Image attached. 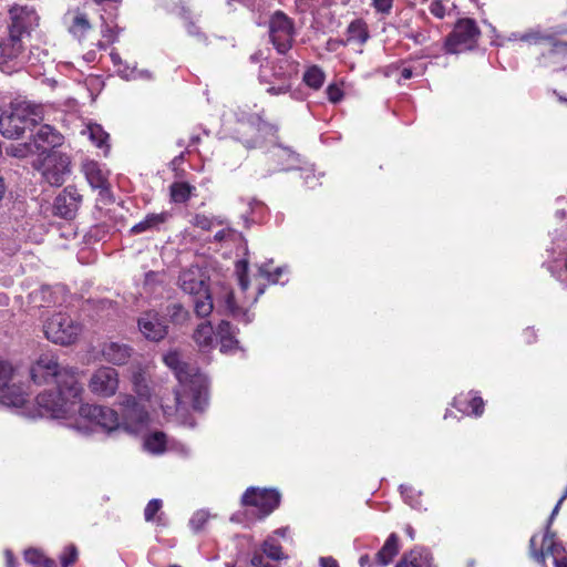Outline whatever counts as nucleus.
<instances>
[{"label": "nucleus", "mask_w": 567, "mask_h": 567, "mask_svg": "<svg viewBox=\"0 0 567 567\" xmlns=\"http://www.w3.org/2000/svg\"><path fill=\"white\" fill-rule=\"evenodd\" d=\"M30 374L37 384L50 382L55 384L54 389L45 390L37 396V404L41 416L64 419L74 413L75 406L79 405L78 411L83 419L102 427L107 433L121 429L118 415L113 409L102 405L81 404L83 389L73 369H61L56 360L43 355L31 368Z\"/></svg>", "instance_id": "1"}, {"label": "nucleus", "mask_w": 567, "mask_h": 567, "mask_svg": "<svg viewBox=\"0 0 567 567\" xmlns=\"http://www.w3.org/2000/svg\"><path fill=\"white\" fill-rule=\"evenodd\" d=\"M8 37L0 41V70L6 74L20 71L28 63L35 65L48 53L39 48L30 49L27 44L32 31L39 25V16L33 8L16 6L10 10Z\"/></svg>", "instance_id": "2"}, {"label": "nucleus", "mask_w": 567, "mask_h": 567, "mask_svg": "<svg viewBox=\"0 0 567 567\" xmlns=\"http://www.w3.org/2000/svg\"><path fill=\"white\" fill-rule=\"evenodd\" d=\"M233 137L247 150L262 148L270 144L269 153L280 171L300 168L302 163L300 154L290 147L281 145L278 142V127L264 121L257 114H250L238 120Z\"/></svg>", "instance_id": "3"}, {"label": "nucleus", "mask_w": 567, "mask_h": 567, "mask_svg": "<svg viewBox=\"0 0 567 567\" xmlns=\"http://www.w3.org/2000/svg\"><path fill=\"white\" fill-rule=\"evenodd\" d=\"M44 117V107L27 100H16L0 115V133L6 138H18L32 130Z\"/></svg>", "instance_id": "4"}, {"label": "nucleus", "mask_w": 567, "mask_h": 567, "mask_svg": "<svg viewBox=\"0 0 567 567\" xmlns=\"http://www.w3.org/2000/svg\"><path fill=\"white\" fill-rule=\"evenodd\" d=\"M181 289L193 296L194 311L200 318L208 317L214 303L209 291L208 284L199 271L184 270L178 277Z\"/></svg>", "instance_id": "5"}, {"label": "nucleus", "mask_w": 567, "mask_h": 567, "mask_svg": "<svg viewBox=\"0 0 567 567\" xmlns=\"http://www.w3.org/2000/svg\"><path fill=\"white\" fill-rule=\"evenodd\" d=\"M481 31L471 18L457 20L452 32L445 38L444 50L446 53L456 54L476 47Z\"/></svg>", "instance_id": "6"}, {"label": "nucleus", "mask_w": 567, "mask_h": 567, "mask_svg": "<svg viewBox=\"0 0 567 567\" xmlns=\"http://www.w3.org/2000/svg\"><path fill=\"white\" fill-rule=\"evenodd\" d=\"M43 331L47 339L53 343L68 346L78 339L82 331V326L71 316L58 312L45 321Z\"/></svg>", "instance_id": "7"}, {"label": "nucleus", "mask_w": 567, "mask_h": 567, "mask_svg": "<svg viewBox=\"0 0 567 567\" xmlns=\"http://www.w3.org/2000/svg\"><path fill=\"white\" fill-rule=\"evenodd\" d=\"M27 401V393L14 370L7 361H0V403L9 408H21Z\"/></svg>", "instance_id": "8"}, {"label": "nucleus", "mask_w": 567, "mask_h": 567, "mask_svg": "<svg viewBox=\"0 0 567 567\" xmlns=\"http://www.w3.org/2000/svg\"><path fill=\"white\" fill-rule=\"evenodd\" d=\"M42 178L51 186H62L66 176L71 174V159L70 156L61 153L53 152L41 157L40 159Z\"/></svg>", "instance_id": "9"}, {"label": "nucleus", "mask_w": 567, "mask_h": 567, "mask_svg": "<svg viewBox=\"0 0 567 567\" xmlns=\"http://www.w3.org/2000/svg\"><path fill=\"white\" fill-rule=\"evenodd\" d=\"M295 24L282 11H276L269 21L270 41L280 54H286L292 47Z\"/></svg>", "instance_id": "10"}, {"label": "nucleus", "mask_w": 567, "mask_h": 567, "mask_svg": "<svg viewBox=\"0 0 567 567\" xmlns=\"http://www.w3.org/2000/svg\"><path fill=\"white\" fill-rule=\"evenodd\" d=\"M120 404L123 417L121 429L127 433L137 434L148 421V413L144 404L133 395H123Z\"/></svg>", "instance_id": "11"}, {"label": "nucleus", "mask_w": 567, "mask_h": 567, "mask_svg": "<svg viewBox=\"0 0 567 567\" xmlns=\"http://www.w3.org/2000/svg\"><path fill=\"white\" fill-rule=\"evenodd\" d=\"M82 199L83 197L75 186L64 187L53 199L52 215L64 220H73L78 215Z\"/></svg>", "instance_id": "12"}, {"label": "nucleus", "mask_w": 567, "mask_h": 567, "mask_svg": "<svg viewBox=\"0 0 567 567\" xmlns=\"http://www.w3.org/2000/svg\"><path fill=\"white\" fill-rule=\"evenodd\" d=\"M241 503L245 506H255L259 508L262 517L272 513L280 504V494L276 489L248 487L241 496Z\"/></svg>", "instance_id": "13"}, {"label": "nucleus", "mask_w": 567, "mask_h": 567, "mask_svg": "<svg viewBox=\"0 0 567 567\" xmlns=\"http://www.w3.org/2000/svg\"><path fill=\"white\" fill-rule=\"evenodd\" d=\"M142 336L152 342H159L168 334V324L164 316L156 310L143 312L137 319Z\"/></svg>", "instance_id": "14"}, {"label": "nucleus", "mask_w": 567, "mask_h": 567, "mask_svg": "<svg viewBox=\"0 0 567 567\" xmlns=\"http://www.w3.org/2000/svg\"><path fill=\"white\" fill-rule=\"evenodd\" d=\"M63 141L64 137L58 130L49 124H43L32 135V151L43 157L48 153L58 152L56 148L63 144Z\"/></svg>", "instance_id": "15"}, {"label": "nucleus", "mask_w": 567, "mask_h": 567, "mask_svg": "<svg viewBox=\"0 0 567 567\" xmlns=\"http://www.w3.org/2000/svg\"><path fill=\"white\" fill-rule=\"evenodd\" d=\"M118 388V373L114 368L97 369L89 381L90 391L99 396H112Z\"/></svg>", "instance_id": "16"}, {"label": "nucleus", "mask_w": 567, "mask_h": 567, "mask_svg": "<svg viewBox=\"0 0 567 567\" xmlns=\"http://www.w3.org/2000/svg\"><path fill=\"white\" fill-rule=\"evenodd\" d=\"M271 69L272 76L279 81V84L270 85L267 91L274 95L288 92L290 89L289 79L296 72V63L286 58H281L272 64Z\"/></svg>", "instance_id": "17"}, {"label": "nucleus", "mask_w": 567, "mask_h": 567, "mask_svg": "<svg viewBox=\"0 0 567 567\" xmlns=\"http://www.w3.org/2000/svg\"><path fill=\"white\" fill-rule=\"evenodd\" d=\"M105 13L107 16L101 14V34L103 39H105L106 43L99 41L96 44L101 50H105L107 44L116 42L118 34L123 31V29L115 23L117 11H110Z\"/></svg>", "instance_id": "18"}, {"label": "nucleus", "mask_w": 567, "mask_h": 567, "mask_svg": "<svg viewBox=\"0 0 567 567\" xmlns=\"http://www.w3.org/2000/svg\"><path fill=\"white\" fill-rule=\"evenodd\" d=\"M133 352L132 347L120 342H110L102 350L104 359L115 365L126 364Z\"/></svg>", "instance_id": "19"}, {"label": "nucleus", "mask_w": 567, "mask_h": 567, "mask_svg": "<svg viewBox=\"0 0 567 567\" xmlns=\"http://www.w3.org/2000/svg\"><path fill=\"white\" fill-rule=\"evenodd\" d=\"M85 176L91 187L100 190L99 195L103 200L111 199L107 179L96 163H90L85 166Z\"/></svg>", "instance_id": "20"}, {"label": "nucleus", "mask_w": 567, "mask_h": 567, "mask_svg": "<svg viewBox=\"0 0 567 567\" xmlns=\"http://www.w3.org/2000/svg\"><path fill=\"white\" fill-rule=\"evenodd\" d=\"M66 18H70L69 32L79 41L92 29L87 14L79 9L68 12Z\"/></svg>", "instance_id": "21"}, {"label": "nucleus", "mask_w": 567, "mask_h": 567, "mask_svg": "<svg viewBox=\"0 0 567 567\" xmlns=\"http://www.w3.org/2000/svg\"><path fill=\"white\" fill-rule=\"evenodd\" d=\"M395 567H431V555L424 547H414L401 557Z\"/></svg>", "instance_id": "22"}, {"label": "nucleus", "mask_w": 567, "mask_h": 567, "mask_svg": "<svg viewBox=\"0 0 567 567\" xmlns=\"http://www.w3.org/2000/svg\"><path fill=\"white\" fill-rule=\"evenodd\" d=\"M399 549V536L395 533H392L386 538L381 549L375 554V565L378 567L388 566L398 555Z\"/></svg>", "instance_id": "23"}, {"label": "nucleus", "mask_w": 567, "mask_h": 567, "mask_svg": "<svg viewBox=\"0 0 567 567\" xmlns=\"http://www.w3.org/2000/svg\"><path fill=\"white\" fill-rule=\"evenodd\" d=\"M224 308L228 315H230L235 320L243 322L244 324H249L255 318L252 312L241 309L236 303L235 296L231 290L226 291L224 296Z\"/></svg>", "instance_id": "24"}, {"label": "nucleus", "mask_w": 567, "mask_h": 567, "mask_svg": "<svg viewBox=\"0 0 567 567\" xmlns=\"http://www.w3.org/2000/svg\"><path fill=\"white\" fill-rule=\"evenodd\" d=\"M169 217H171V214L168 212H162L159 214H154V213L147 214L142 221L135 224L131 228V233L132 234H142L145 231L158 230L161 225L166 223Z\"/></svg>", "instance_id": "25"}, {"label": "nucleus", "mask_w": 567, "mask_h": 567, "mask_svg": "<svg viewBox=\"0 0 567 567\" xmlns=\"http://www.w3.org/2000/svg\"><path fill=\"white\" fill-rule=\"evenodd\" d=\"M454 406L465 414L481 416L484 412V401L481 396L474 394L471 399L465 395H458L454 399Z\"/></svg>", "instance_id": "26"}, {"label": "nucleus", "mask_w": 567, "mask_h": 567, "mask_svg": "<svg viewBox=\"0 0 567 567\" xmlns=\"http://www.w3.org/2000/svg\"><path fill=\"white\" fill-rule=\"evenodd\" d=\"M162 316L165 317L174 326H182L186 323L189 318V311L181 302H172L165 306Z\"/></svg>", "instance_id": "27"}, {"label": "nucleus", "mask_w": 567, "mask_h": 567, "mask_svg": "<svg viewBox=\"0 0 567 567\" xmlns=\"http://www.w3.org/2000/svg\"><path fill=\"white\" fill-rule=\"evenodd\" d=\"M347 33H348V41H354L360 44L364 43L369 38L367 24L361 19L353 20L348 25Z\"/></svg>", "instance_id": "28"}, {"label": "nucleus", "mask_w": 567, "mask_h": 567, "mask_svg": "<svg viewBox=\"0 0 567 567\" xmlns=\"http://www.w3.org/2000/svg\"><path fill=\"white\" fill-rule=\"evenodd\" d=\"M194 341L202 348L210 347L214 340V329L210 322L198 324L193 334Z\"/></svg>", "instance_id": "29"}, {"label": "nucleus", "mask_w": 567, "mask_h": 567, "mask_svg": "<svg viewBox=\"0 0 567 567\" xmlns=\"http://www.w3.org/2000/svg\"><path fill=\"white\" fill-rule=\"evenodd\" d=\"M547 40H553V37L549 34V29L543 30L540 27L528 29L519 37V41L528 44L547 43Z\"/></svg>", "instance_id": "30"}, {"label": "nucleus", "mask_w": 567, "mask_h": 567, "mask_svg": "<svg viewBox=\"0 0 567 567\" xmlns=\"http://www.w3.org/2000/svg\"><path fill=\"white\" fill-rule=\"evenodd\" d=\"M169 189L172 202L183 204L189 199L194 187L187 183L176 182L171 185Z\"/></svg>", "instance_id": "31"}, {"label": "nucleus", "mask_w": 567, "mask_h": 567, "mask_svg": "<svg viewBox=\"0 0 567 567\" xmlns=\"http://www.w3.org/2000/svg\"><path fill=\"white\" fill-rule=\"evenodd\" d=\"M302 80L309 87L319 90L324 82V73L318 65H312L305 72Z\"/></svg>", "instance_id": "32"}, {"label": "nucleus", "mask_w": 567, "mask_h": 567, "mask_svg": "<svg viewBox=\"0 0 567 567\" xmlns=\"http://www.w3.org/2000/svg\"><path fill=\"white\" fill-rule=\"evenodd\" d=\"M549 34L553 37V40H547V43L551 47V53L560 52L563 50H567V41H561L558 39L559 35L567 34V28L564 25H555L549 28Z\"/></svg>", "instance_id": "33"}, {"label": "nucleus", "mask_w": 567, "mask_h": 567, "mask_svg": "<svg viewBox=\"0 0 567 567\" xmlns=\"http://www.w3.org/2000/svg\"><path fill=\"white\" fill-rule=\"evenodd\" d=\"M166 436L163 432H154L145 440V447L152 453H162L165 450Z\"/></svg>", "instance_id": "34"}, {"label": "nucleus", "mask_w": 567, "mask_h": 567, "mask_svg": "<svg viewBox=\"0 0 567 567\" xmlns=\"http://www.w3.org/2000/svg\"><path fill=\"white\" fill-rule=\"evenodd\" d=\"M84 133L89 134V138L97 146L103 147L109 138V134L99 124H91Z\"/></svg>", "instance_id": "35"}, {"label": "nucleus", "mask_w": 567, "mask_h": 567, "mask_svg": "<svg viewBox=\"0 0 567 567\" xmlns=\"http://www.w3.org/2000/svg\"><path fill=\"white\" fill-rule=\"evenodd\" d=\"M270 264H272V260H269V262L260 265L258 268V272L260 276L265 277L269 282L277 284L280 276L286 271V268L277 267L274 271H271L269 268Z\"/></svg>", "instance_id": "36"}, {"label": "nucleus", "mask_w": 567, "mask_h": 567, "mask_svg": "<svg viewBox=\"0 0 567 567\" xmlns=\"http://www.w3.org/2000/svg\"><path fill=\"white\" fill-rule=\"evenodd\" d=\"M264 554L274 560L282 558L281 546L272 538H268L262 544Z\"/></svg>", "instance_id": "37"}, {"label": "nucleus", "mask_w": 567, "mask_h": 567, "mask_svg": "<svg viewBox=\"0 0 567 567\" xmlns=\"http://www.w3.org/2000/svg\"><path fill=\"white\" fill-rule=\"evenodd\" d=\"M236 275L238 277V284L243 290H247L249 287L248 279V261L240 259L236 262Z\"/></svg>", "instance_id": "38"}, {"label": "nucleus", "mask_w": 567, "mask_h": 567, "mask_svg": "<svg viewBox=\"0 0 567 567\" xmlns=\"http://www.w3.org/2000/svg\"><path fill=\"white\" fill-rule=\"evenodd\" d=\"M208 518L209 514L206 511H197L196 513L193 514L192 518L189 519V526L195 533H198L207 523Z\"/></svg>", "instance_id": "39"}, {"label": "nucleus", "mask_w": 567, "mask_h": 567, "mask_svg": "<svg viewBox=\"0 0 567 567\" xmlns=\"http://www.w3.org/2000/svg\"><path fill=\"white\" fill-rule=\"evenodd\" d=\"M32 148H33V146H32L31 142H29V143L20 144L17 146H11L10 148H7V154H9L13 157L23 158L30 154H35V152H33Z\"/></svg>", "instance_id": "40"}, {"label": "nucleus", "mask_w": 567, "mask_h": 567, "mask_svg": "<svg viewBox=\"0 0 567 567\" xmlns=\"http://www.w3.org/2000/svg\"><path fill=\"white\" fill-rule=\"evenodd\" d=\"M162 505L163 503L159 498L151 499L144 509L145 520L153 522L155 519V515L161 511Z\"/></svg>", "instance_id": "41"}, {"label": "nucleus", "mask_w": 567, "mask_h": 567, "mask_svg": "<svg viewBox=\"0 0 567 567\" xmlns=\"http://www.w3.org/2000/svg\"><path fill=\"white\" fill-rule=\"evenodd\" d=\"M175 375L181 383H186L195 375V369L189 364L182 362L181 367L175 371Z\"/></svg>", "instance_id": "42"}, {"label": "nucleus", "mask_w": 567, "mask_h": 567, "mask_svg": "<svg viewBox=\"0 0 567 567\" xmlns=\"http://www.w3.org/2000/svg\"><path fill=\"white\" fill-rule=\"evenodd\" d=\"M400 493L404 498L405 503H408L412 507H416L419 505V495H415V492L412 486L409 485H400Z\"/></svg>", "instance_id": "43"}, {"label": "nucleus", "mask_w": 567, "mask_h": 567, "mask_svg": "<svg viewBox=\"0 0 567 567\" xmlns=\"http://www.w3.org/2000/svg\"><path fill=\"white\" fill-rule=\"evenodd\" d=\"M78 558V550L74 545L69 546L61 557L62 567H70Z\"/></svg>", "instance_id": "44"}, {"label": "nucleus", "mask_w": 567, "mask_h": 567, "mask_svg": "<svg viewBox=\"0 0 567 567\" xmlns=\"http://www.w3.org/2000/svg\"><path fill=\"white\" fill-rule=\"evenodd\" d=\"M135 72H137V68L131 66L127 62L117 66L118 75L126 81L136 80Z\"/></svg>", "instance_id": "45"}, {"label": "nucleus", "mask_w": 567, "mask_h": 567, "mask_svg": "<svg viewBox=\"0 0 567 567\" xmlns=\"http://www.w3.org/2000/svg\"><path fill=\"white\" fill-rule=\"evenodd\" d=\"M237 330L229 321L221 320L217 327V336L219 339L236 336Z\"/></svg>", "instance_id": "46"}, {"label": "nucleus", "mask_w": 567, "mask_h": 567, "mask_svg": "<svg viewBox=\"0 0 567 567\" xmlns=\"http://www.w3.org/2000/svg\"><path fill=\"white\" fill-rule=\"evenodd\" d=\"M529 553L530 556L539 564L545 566V553L544 547L540 550H536V535L529 539Z\"/></svg>", "instance_id": "47"}, {"label": "nucleus", "mask_w": 567, "mask_h": 567, "mask_svg": "<svg viewBox=\"0 0 567 567\" xmlns=\"http://www.w3.org/2000/svg\"><path fill=\"white\" fill-rule=\"evenodd\" d=\"M207 404H208V398H207V394L205 392L197 391L193 395V409L194 410L202 412V411L205 410Z\"/></svg>", "instance_id": "48"}, {"label": "nucleus", "mask_w": 567, "mask_h": 567, "mask_svg": "<svg viewBox=\"0 0 567 567\" xmlns=\"http://www.w3.org/2000/svg\"><path fill=\"white\" fill-rule=\"evenodd\" d=\"M165 364L171 368L174 372L181 367L182 360L177 352L172 351L164 355Z\"/></svg>", "instance_id": "49"}, {"label": "nucleus", "mask_w": 567, "mask_h": 567, "mask_svg": "<svg viewBox=\"0 0 567 567\" xmlns=\"http://www.w3.org/2000/svg\"><path fill=\"white\" fill-rule=\"evenodd\" d=\"M220 341V351L221 352H231L233 350L237 349L239 346V341L236 339V336L234 337H227L219 339Z\"/></svg>", "instance_id": "50"}, {"label": "nucleus", "mask_w": 567, "mask_h": 567, "mask_svg": "<svg viewBox=\"0 0 567 567\" xmlns=\"http://www.w3.org/2000/svg\"><path fill=\"white\" fill-rule=\"evenodd\" d=\"M42 553H40L38 549L30 548L24 551V559L27 563L31 565H41L42 563Z\"/></svg>", "instance_id": "51"}, {"label": "nucleus", "mask_w": 567, "mask_h": 567, "mask_svg": "<svg viewBox=\"0 0 567 567\" xmlns=\"http://www.w3.org/2000/svg\"><path fill=\"white\" fill-rule=\"evenodd\" d=\"M372 6L377 12L389 14L393 7V0H373Z\"/></svg>", "instance_id": "52"}, {"label": "nucleus", "mask_w": 567, "mask_h": 567, "mask_svg": "<svg viewBox=\"0 0 567 567\" xmlns=\"http://www.w3.org/2000/svg\"><path fill=\"white\" fill-rule=\"evenodd\" d=\"M193 225L203 230H209L213 226V220L205 215L197 214L193 219Z\"/></svg>", "instance_id": "53"}, {"label": "nucleus", "mask_w": 567, "mask_h": 567, "mask_svg": "<svg viewBox=\"0 0 567 567\" xmlns=\"http://www.w3.org/2000/svg\"><path fill=\"white\" fill-rule=\"evenodd\" d=\"M429 10L434 17L439 19H443L446 11L442 0H433L429 6Z\"/></svg>", "instance_id": "54"}, {"label": "nucleus", "mask_w": 567, "mask_h": 567, "mask_svg": "<svg viewBox=\"0 0 567 567\" xmlns=\"http://www.w3.org/2000/svg\"><path fill=\"white\" fill-rule=\"evenodd\" d=\"M405 38L412 40L416 44H424L430 40V34L427 31H411L405 35Z\"/></svg>", "instance_id": "55"}, {"label": "nucleus", "mask_w": 567, "mask_h": 567, "mask_svg": "<svg viewBox=\"0 0 567 567\" xmlns=\"http://www.w3.org/2000/svg\"><path fill=\"white\" fill-rule=\"evenodd\" d=\"M327 95L330 102L338 103L343 97V92L336 84H330L327 87Z\"/></svg>", "instance_id": "56"}, {"label": "nucleus", "mask_w": 567, "mask_h": 567, "mask_svg": "<svg viewBox=\"0 0 567 567\" xmlns=\"http://www.w3.org/2000/svg\"><path fill=\"white\" fill-rule=\"evenodd\" d=\"M187 33L192 37L197 38L200 41H206V35L200 31L199 27H197L194 22H188L186 24Z\"/></svg>", "instance_id": "57"}, {"label": "nucleus", "mask_w": 567, "mask_h": 567, "mask_svg": "<svg viewBox=\"0 0 567 567\" xmlns=\"http://www.w3.org/2000/svg\"><path fill=\"white\" fill-rule=\"evenodd\" d=\"M96 3H103V11H117L118 9V0H94Z\"/></svg>", "instance_id": "58"}, {"label": "nucleus", "mask_w": 567, "mask_h": 567, "mask_svg": "<svg viewBox=\"0 0 567 567\" xmlns=\"http://www.w3.org/2000/svg\"><path fill=\"white\" fill-rule=\"evenodd\" d=\"M250 564L254 567H265L268 563L265 561V557L262 554L256 553L250 559Z\"/></svg>", "instance_id": "59"}, {"label": "nucleus", "mask_w": 567, "mask_h": 567, "mask_svg": "<svg viewBox=\"0 0 567 567\" xmlns=\"http://www.w3.org/2000/svg\"><path fill=\"white\" fill-rule=\"evenodd\" d=\"M563 502H564L563 499H560V498L558 499L557 504H556V505H555V507L553 508L551 514H550V516H549V518H548V520H547V525H546V527H549V528H550V526H551V524H553V522H554V519H555L556 515H557V514H558V512H559V508H560V506H561Z\"/></svg>", "instance_id": "60"}, {"label": "nucleus", "mask_w": 567, "mask_h": 567, "mask_svg": "<svg viewBox=\"0 0 567 567\" xmlns=\"http://www.w3.org/2000/svg\"><path fill=\"white\" fill-rule=\"evenodd\" d=\"M320 565L321 567H339L338 561L332 557H321Z\"/></svg>", "instance_id": "61"}, {"label": "nucleus", "mask_w": 567, "mask_h": 567, "mask_svg": "<svg viewBox=\"0 0 567 567\" xmlns=\"http://www.w3.org/2000/svg\"><path fill=\"white\" fill-rule=\"evenodd\" d=\"M359 565L361 567H378L375 565V561L374 563H371V559H370V556L369 555H362L360 558H359Z\"/></svg>", "instance_id": "62"}, {"label": "nucleus", "mask_w": 567, "mask_h": 567, "mask_svg": "<svg viewBox=\"0 0 567 567\" xmlns=\"http://www.w3.org/2000/svg\"><path fill=\"white\" fill-rule=\"evenodd\" d=\"M6 567H16V559L10 549L4 550Z\"/></svg>", "instance_id": "63"}, {"label": "nucleus", "mask_w": 567, "mask_h": 567, "mask_svg": "<svg viewBox=\"0 0 567 567\" xmlns=\"http://www.w3.org/2000/svg\"><path fill=\"white\" fill-rule=\"evenodd\" d=\"M135 74H136V80L137 79L152 80L153 79L152 72L146 69H144V70L137 69V72H135Z\"/></svg>", "instance_id": "64"}]
</instances>
